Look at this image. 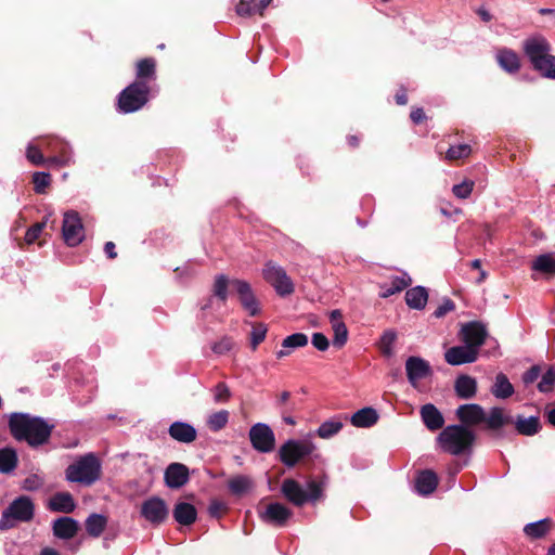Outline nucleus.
<instances>
[{
  "mask_svg": "<svg viewBox=\"0 0 555 555\" xmlns=\"http://www.w3.org/2000/svg\"><path fill=\"white\" fill-rule=\"evenodd\" d=\"M9 428L16 440H24L35 448L49 441L54 425L27 413H12L9 418Z\"/></svg>",
  "mask_w": 555,
  "mask_h": 555,
  "instance_id": "1",
  "label": "nucleus"
},
{
  "mask_svg": "<svg viewBox=\"0 0 555 555\" xmlns=\"http://www.w3.org/2000/svg\"><path fill=\"white\" fill-rule=\"evenodd\" d=\"M327 482V477L323 476L319 479L307 481V489H304L297 480L286 478L281 485V493L287 502L297 507H301L306 503H315L321 500Z\"/></svg>",
  "mask_w": 555,
  "mask_h": 555,
  "instance_id": "2",
  "label": "nucleus"
},
{
  "mask_svg": "<svg viewBox=\"0 0 555 555\" xmlns=\"http://www.w3.org/2000/svg\"><path fill=\"white\" fill-rule=\"evenodd\" d=\"M65 477L69 482L92 486L102 477V463L94 453H87L67 466Z\"/></svg>",
  "mask_w": 555,
  "mask_h": 555,
  "instance_id": "3",
  "label": "nucleus"
},
{
  "mask_svg": "<svg viewBox=\"0 0 555 555\" xmlns=\"http://www.w3.org/2000/svg\"><path fill=\"white\" fill-rule=\"evenodd\" d=\"M475 434L464 425H450L442 429L437 441L441 450L452 455H461L472 450Z\"/></svg>",
  "mask_w": 555,
  "mask_h": 555,
  "instance_id": "4",
  "label": "nucleus"
},
{
  "mask_svg": "<svg viewBox=\"0 0 555 555\" xmlns=\"http://www.w3.org/2000/svg\"><path fill=\"white\" fill-rule=\"evenodd\" d=\"M34 516L35 504L33 500L27 495H21L3 509L0 517V529L8 530L15 527L17 522H29Z\"/></svg>",
  "mask_w": 555,
  "mask_h": 555,
  "instance_id": "5",
  "label": "nucleus"
},
{
  "mask_svg": "<svg viewBox=\"0 0 555 555\" xmlns=\"http://www.w3.org/2000/svg\"><path fill=\"white\" fill-rule=\"evenodd\" d=\"M151 91V86L141 82L130 83L118 95V111L124 114L139 111L147 103Z\"/></svg>",
  "mask_w": 555,
  "mask_h": 555,
  "instance_id": "6",
  "label": "nucleus"
},
{
  "mask_svg": "<svg viewBox=\"0 0 555 555\" xmlns=\"http://www.w3.org/2000/svg\"><path fill=\"white\" fill-rule=\"evenodd\" d=\"M315 444L309 439H288L279 449V459L287 467L296 466L310 456Z\"/></svg>",
  "mask_w": 555,
  "mask_h": 555,
  "instance_id": "7",
  "label": "nucleus"
},
{
  "mask_svg": "<svg viewBox=\"0 0 555 555\" xmlns=\"http://www.w3.org/2000/svg\"><path fill=\"white\" fill-rule=\"evenodd\" d=\"M262 278L281 297L289 296L295 292V285L285 269L273 261L264 263Z\"/></svg>",
  "mask_w": 555,
  "mask_h": 555,
  "instance_id": "8",
  "label": "nucleus"
},
{
  "mask_svg": "<svg viewBox=\"0 0 555 555\" xmlns=\"http://www.w3.org/2000/svg\"><path fill=\"white\" fill-rule=\"evenodd\" d=\"M524 52L537 72L544 68L543 64L553 56L550 53V42L540 35L529 37L524 41Z\"/></svg>",
  "mask_w": 555,
  "mask_h": 555,
  "instance_id": "9",
  "label": "nucleus"
},
{
  "mask_svg": "<svg viewBox=\"0 0 555 555\" xmlns=\"http://www.w3.org/2000/svg\"><path fill=\"white\" fill-rule=\"evenodd\" d=\"M249 440L253 448L260 453H270L275 448V435L264 423H256L249 429Z\"/></svg>",
  "mask_w": 555,
  "mask_h": 555,
  "instance_id": "10",
  "label": "nucleus"
},
{
  "mask_svg": "<svg viewBox=\"0 0 555 555\" xmlns=\"http://www.w3.org/2000/svg\"><path fill=\"white\" fill-rule=\"evenodd\" d=\"M62 234L65 243L70 247L78 246L83 241V224L76 211H67L64 214Z\"/></svg>",
  "mask_w": 555,
  "mask_h": 555,
  "instance_id": "11",
  "label": "nucleus"
},
{
  "mask_svg": "<svg viewBox=\"0 0 555 555\" xmlns=\"http://www.w3.org/2000/svg\"><path fill=\"white\" fill-rule=\"evenodd\" d=\"M258 515L260 520L264 524L274 527H284L293 516V512L282 503L272 502L267 504L262 509H259Z\"/></svg>",
  "mask_w": 555,
  "mask_h": 555,
  "instance_id": "12",
  "label": "nucleus"
},
{
  "mask_svg": "<svg viewBox=\"0 0 555 555\" xmlns=\"http://www.w3.org/2000/svg\"><path fill=\"white\" fill-rule=\"evenodd\" d=\"M231 286L238 295L240 302L248 315H259L261 312L260 304L256 298L250 284L244 280L235 279L232 280Z\"/></svg>",
  "mask_w": 555,
  "mask_h": 555,
  "instance_id": "13",
  "label": "nucleus"
},
{
  "mask_svg": "<svg viewBox=\"0 0 555 555\" xmlns=\"http://www.w3.org/2000/svg\"><path fill=\"white\" fill-rule=\"evenodd\" d=\"M168 515L169 509L166 502L158 496H152L141 505V516L152 525L163 524Z\"/></svg>",
  "mask_w": 555,
  "mask_h": 555,
  "instance_id": "14",
  "label": "nucleus"
},
{
  "mask_svg": "<svg viewBox=\"0 0 555 555\" xmlns=\"http://www.w3.org/2000/svg\"><path fill=\"white\" fill-rule=\"evenodd\" d=\"M483 423L486 428L493 431L495 437H501V431L505 426L514 423L513 416L503 408H491L488 413H485Z\"/></svg>",
  "mask_w": 555,
  "mask_h": 555,
  "instance_id": "15",
  "label": "nucleus"
},
{
  "mask_svg": "<svg viewBox=\"0 0 555 555\" xmlns=\"http://www.w3.org/2000/svg\"><path fill=\"white\" fill-rule=\"evenodd\" d=\"M406 376L413 387L431 374V367L427 361L420 357H410L405 362Z\"/></svg>",
  "mask_w": 555,
  "mask_h": 555,
  "instance_id": "16",
  "label": "nucleus"
},
{
  "mask_svg": "<svg viewBox=\"0 0 555 555\" xmlns=\"http://www.w3.org/2000/svg\"><path fill=\"white\" fill-rule=\"evenodd\" d=\"M462 339L465 345L472 347L475 351L479 352V348L485 344L487 332L478 322H470L465 324L462 330Z\"/></svg>",
  "mask_w": 555,
  "mask_h": 555,
  "instance_id": "17",
  "label": "nucleus"
},
{
  "mask_svg": "<svg viewBox=\"0 0 555 555\" xmlns=\"http://www.w3.org/2000/svg\"><path fill=\"white\" fill-rule=\"evenodd\" d=\"M477 358L478 351H475L467 345L451 347L444 353V360L450 365L473 363L477 360Z\"/></svg>",
  "mask_w": 555,
  "mask_h": 555,
  "instance_id": "18",
  "label": "nucleus"
},
{
  "mask_svg": "<svg viewBox=\"0 0 555 555\" xmlns=\"http://www.w3.org/2000/svg\"><path fill=\"white\" fill-rule=\"evenodd\" d=\"M164 479L168 488H181L189 481V468L181 463H171L165 470Z\"/></svg>",
  "mask_w": 555,
  "mask_h": 555,
  "instance_id": "19",
  "label": "nucleus"
},
{
  "mask_svg": "<svg viewBox=\"0 0 555 555\" xmlns=\"http://www.w3.org/2000/svg\"><path fill=\"white\" fill-rule=\"evenodd\" d=\"M495 60L499 66L506 73L517 74L521 67L519 55L512 49L501 48L496 50Z\"/></svg>",
  "mask_w": 555,
  "mask_h": 555,
  "instance_id": "20",
  "label": "nucleus"
},
{
  "mask_svg": "<svg viewBox=\"0 0 555 555\" xmlns=\"http://www.w3.org/2000/svg\"><path fill=\"white\" fill-rule=\"evenodd\" d=\"M156 80V61L153 57L139 60L135 65V80L145 86H151Z\"/></svg>",
  "mask_w": 555,
  "mask_h": 555,
  "instance_id": "21",
  "label": "nucleus"
},
{
  "mask_svg": "<svg viewBox=\"0 0 555 555\" xmlns=\"http://www.w3.org/2000/svg\"><path fill=\"white\" fill-rule=\"evenodd\" d=\"M485 410L479 404H462L456 410L457 418L465 425H478L483 423Z\"/></svg>",
  "mask_w": 555,
  "mask_h": 555,
  "instance_id": "22",
  "label": "nucleus"
},
{
  "mask_svg": "<svg viewBox=\"0 0 555 555\" xmlns=\"http://www.w3.org/2000/svg\"><path fill=\"white\" fill-rule=\"evenodd\" d=\"M52 530L56 538L70 540L78 533L79 524L72 517H60L53 521Z\"/></svg>",
  "mask_w": 555,
  "mask_h": 555,
  "instance_id": "23",
  "label": "nucleus"
},
{
  "mask_svg": "<svg viewBox=\"0 0 555 555\" xmlns=\"http://www.w3.org/2000/svg\"><path fill=\"white\" fill-rule=\"evenodd\" d=\"M228 489L235 496H243L253 492L255 481L247 475H234L228 479Z\"/></svg>",
  "mask_w": 555,
  "mask_h": 555,
  "instance_id": "24",
  "label": "nucleus"
},
{
  "mask_svg": "<svg viewBox=\"0 0 555 555\" xmlns=\"http://www.w3.org/2000/svg\"><path fill=\"white\" fill-rule=\"evenodd\" d=\"M411 282V278L406 274L391 276L389 281L379 284V296L388 298L405 289Z\"/></svg>",
  "mask_w": 555,
  "mask_h": 555,
  "instance_id": "25",
  "label": "nucleus"
},
{
  "mask_svg": "<svg viewBox=\"0 0 555 555\" xmlns=\"http://www.w3.org/2000/svg\"><path fill=\"white\" fill-rule=\"evenodd\" d=\"M48 508L52 512L69 514L76 508V502L69 492H57L50 498Z\"/></svg>",
  "mask_w": 555,
  "mask_h": 555,
  "instance_id": "26",
  "label": "nucleus"
},
{
  "mask_svg": "<svg viewBox=\"0 0 555 555\" xmlns=\"http://www.w3.org/2000/svg\"><path fill=\"white\" fill-rule=\"evenodd\" d=\"M332 328L334 332L333 346L341 348L348 340V330L343 321V317L339 310H334L330 315Z\"/></svg>",
  "mask_w": 555,
  "mask_h": 555,
  "instance_id": "27",
  "label": "nucleus"
},
{
  "mask_svg": "<svg viewBox=\"0 0 555 555\" xmlns=\"http://www.w3.org/2000/svg\"><path fill=\"white\" fill-rule=\"evenodd\" d=\"M421 417L425 426L431 431L440 429L444 424L442 414L431 403H427L421 408Z\"/></svg>",
  "mask_w": 555,
  "mask_h": 555,
  "instance_id": "28",
  "label": "nucleus"
},
{
  "mask_svg": "<svg viewBox=\"0 0 555 555\" xmlns=\"http://www.w3.org/2000/svg\"><path fill=\"white\" fill-rule=\"evenodd\" d=\"M172 516L178 524L191 526L196 521L197 511L191 503L179 502L173 507Z\"/></svg>",
  "mask_w": 555,
  "mask_h": 555,
  "instance_id": "29",
  "label": "nucleus"
},
{
  "mask_svg": "<svg viewBox=\"0 0 555 555\" xmlns=\"http://www.w3.org/2000/svg\"><path fill=\"white\" fill-rule=\"evenodd\" d=\"M169 435L179 442L191 443L196 439L197 433L196 429L188 423L175 422L169 427Z\"/></svg>",
  "mask_w": 555,
  "mask_h": 555,
  "instance_id": "30",
  "label": "nucleus"
},
{
  "mask_svg": "<svg viewBox=\"0 0 555 555\" xmlns=\"http://www.w3.org/2000/svg\"><path fill=\"white\" fill-rule=\"evenodd\" d=\"M308 345V336L304 333H295L285 337L282 341L281 349L276 351L278 359H283L292 353L297 348H302Z\"/></svg>",
  "mask_w": 555,
  "mask_h": 555,
  "instance_id": "31",
  "label": "nucleus"
},
{
  "mask_svg": "<svg viewBox=\"0 0 555 555\" xmlns=\"http://www.w3.org/2000/svg\"><path fill=\"white\" fill-rule=\"evenodd\" d=\"M438 486V476L430 469L421 472L415 479V489L422 495L433 493Z\"/></svg>",
  "mask_w": 555,
  "mask_h": 555,
  "instance_id": "32",
  "label": "nucleus"
},
{
  "mask_svg": "<svg viewBox=\"0 0 555 555\" xmlns=\"http://www.w3.org/2000/svg\"><path fill=\"white\" fill-rule=\"evenodd\" d=\"M271 1L272 0H241L235 7V11L237 15L242 17H250L256 14L262 15L264 9Z\"/></svg>",
  "mask_w": 555,
  "mask_h": 555,
  "instance_id": "33",
  "label": "nucleus"
},
{
  "mask_svg": "<svg viewBox=\"0 0 555 555\" xmlns=\"http://www.w3.org/2000/svg\"><path fill=\"white\" fill-rule=\"evenodd\" d=\"M454 390L459 398L472 399L477 392V382L469 375H460L455 380Z\"/></svg>",
  "mask_w": 555,
  "mask_h": 555,
  "instance_id": "34",
  "label": "nucleus"
},
{
  "mask_svg": "<svg viewBox=\"0 0 555 555\" xmlns=\"http://www.w3.org/2000/svg\"><path fill=\"white\" fill-rule=\"evenodd\" d=\"M428 300L427 289L423 286H415L405 293V302L411 309L422 310Z\"/></svg>",
  "mask_w": 555,
  "mask_h": 555,
  "instance_id": "35",
  "label": "nucleus"
},
{
  "mask_svg": "<svg viewBox=\"0 0 555 555\" xmlns=\"http://www.w3.org/2000/svg\"><path fill=\"white\" fill-rule=\"evenodd\" d=\"M378 421V414L373 408H363L350 417L354 427L365 428L373 426Z\"/></svg>",
  "mask_w": 555,
  "mask_h": 555,
  "instance_id": "36",
  "label": "nucleus"
},
{
  "mask_svg": "<svg viewBox=\"0 0 555 555\" xmlns=\"http://www.w3.org/2000/svg\"><path fill=\"white\" fill-rule=\"evenodd\" d=\"M18 456L15 449L5 447L0 449V473L9 475L15 470Z\"/></svg>",
  "mask_w": 555,
  "mask_h": 555,
  "instance_id": "37",
  "label": "nucleus"
},
{
  "mask_svg": "<svg viewBox=\"0 0 555 555\" xmlns=\"http://www.w3.org/2000/svg\"><path fill=\"white\" fill-rule=\"evenodd\" d=\"M514 386L508 380L507 376L503 373H499L495 376L493 386L491 387V393L498 399H507L514 393Z\"/></svg>",
  "mask_w": 555,
  "mask_h": 555,
  "instance_id": "38",
  "label": "nucleus"
},
{
  "mask_svg": "<svg viewBox=\"0 0 555 555\" xmlns=\"http://www.w3.org/2000/svg\"><path fill=\"white\" fill-rule=\"evenodd\" d=\"M87 533L92 538H99L107 526V518L104 515L93 513L85 521Z\"/></svg>",
  "mask_w": 555,
  "mask_h": 555,
  "instance_id": "39",
  "label": "nucleus"
},
{
  "mask_svg": "<svg viewBox=\"0 0 555 555\" xmlns=\"http://www.w3.org/2000/svg\"><path fill=\"white\" fill-rule=\"evenodd\" d=\"M343 420H347V416H337L323 422L317 429V435L322 439H328L335 436L344 426Z\"/></svg>",
  "mask_w": 555,
  "mask_h": 555,
  "instance_id": "40",
  "label": "nucleus"
},
{
  "mask_svg": "<svg viewBox=\"0 0 555 555\" xmlns=\"http://www.w3.org/2000/svg\"><path fill=\"white\" fill-rule=\"evenodd\" d=\"M513 424H515L517 433L525 436H532L540 429V421L537 416H518Z\"/></svg>",
  "mask_w": 555,
  "mask_h": 555,
  "instance_id": "41",
  "label": "nucleus"
},
{
  "mask_svg": "<svg viewBox=\"0 0 555 555\" xmlns=\"http://www.w3.org/2000/svg\"><path fill=\"white\" fill-rule=\"evenodd\" d=\"M552 527V521L548 518L531 522L525 526L524 532L532 538V539H540L543 538Z\"/></svg>",
  "mask_w": 555,
  "mask_h": 555,
  "instance_id": "42",
  "label": "nucleus"
},
{
  "mask_svg": "<svg viewBox=\"0 0 555 555\" xmlns=\"http://www.w3.org/2000/svg\"><path fill=\"white\" fill-rule=\"evenodd\" d=\"M531 268L534 271L553 275L555 274V259L550 254L541 255L532 262Z\"/></svg>",
  "mask_w": 555,
  "mask_h": 555,
  "instance_id": "43",
  "label": "nucleus"
},
{
  "mask_svg": "<svg viewBox=\"0 0 555 555\" xmlns=\"http://www.w3.org/2000/svg\"><path fill=\"white\" fill-rule=\"evenodd\" d=\"M229 412L221 410L210 414L207 418V426L212 431H219L223 429L229 422Z\"/></svg>",
  "mask_w": 555,
  "mask_h": 555,
  "instance_id": "44",
  "label": "nucleus"
},
{
  "mask_svg": "<svg viewBox=\"0 0 555 555\" xmlns=\"http://www.w3.org/2000/svg\"><path fill=\"white\" fill-rule=\"evenodd\" d=\"M472 154V146L469 144L463 143L450 146L446 152L444 158L450 162H455L460 159H465L469 157Z\"/></svg>",
  "mask_w": 555,
  "mask_h": 555,
  "instance_id": "45",
  "label": "nucleus"
},
{
  "mask_svg": "<svg viewBox=\"0 0 555 555\" xmlns=\"http://www.w3.org/2000/svg\"><path fill=\"white\" fill-rule=\"evenodd\" d=\"M231 282L224 274H219L215 279L214 295L223 302L228 299V287L231 285Z\"/></svg>",
  "mask_w": 555,
  "mask_h": 555,
  "instance_id": "46",
  "label": "nucleus"
},
{
  "mask_svg": "<svg viewBox=\"0 0 555 555\" xmlns=\"http://www.w3.org/2000/svg\"><path fill=\"white\" fill-rule=\"evenodd\" d=\"M267 325L263 323H255L253 324V330L250 332V347L253 350H256L258 346L266 339L267 336Z\"/></svg>",
  "mask_w": 555,
  "mask_h": 555,
  "instance_id": "47",
  "label": "nucleus"
},
{
  "mask_svg": "<svg viewBox=\"0 0 555 555\" xmlns=\"http://www.w3.org/2000/svg\"><path fill=\"white\" fill-rule=\"evenodd\" d=\"M474 185L475 182L473 180L466 179L463 182L453 185L452 193L460 199H466L470 196Z\"/></svg>",
  "mask_w": 555,
  "mask_h": 555,
  "instance_id": "48",
  "label": "nucleus"
},
{
  "mask_svg": "<svg viewBox=\"0 0 555 555\" xmlns=\"http://www.w3.org/2000/svg\"><path fill=\"white\" fill-rule=\"evenodd\" d=\"M33 183L37 194H44L47 188L51 184V176L47 172H35Z\"/></svg>",
  "mask_w": 555,
  "mask_h": 555,
  "instance_id": "49",
  "label": "nucleus"
},
{
  "mask_svg": "<svg viewBox=\"0 0 555 555\" xmlns=\"http://www.w3.org/2000/svg\"><path fill=\"white\" fill-rule=\"evenodd\" d=\"M396 338V333L392 331H386L383 334L379 341V349L384 356L390 357L392 354V346Z\"/></svg>",
  "mask_w": 555,
  "mask_h": 555,
  "instance_id": "50",
  "label": "nucleus"
},
{
  "mask_svg": "<svg viewBox=\"0 0 555 555\" xmlns=\"http://www.w3.org/2000/svg\"><path fill=\"white\" fill-rule=\"evenodd\" d=\"M555 384V370L550 367L543 375L538 384V389L541 392H550Z\"/></svg>",
  "mask_w": 555,
  "mask_h": 555,
  "instance_id": "51",
  "label": "nucleus"
},
{
  "mask_svg": "<svg viewBox=\"0 0 555 555\" xmlns=\"http://www.w3.org/2000/svg\"><path fill=\"white\" fill-rule=\"evenodd\" d=\"M228 511L227 503L217 499L211 500L208 506V514L218 519L225 515Z\"/></svg>",
  "mask_w": 555,
  "mask_h": 555,
  "instance_id": "52",
  "label": "nucleus"
},
{
  "mask_svg": "<svg viewBox=\"0 0 555 555\" xmlns=\"http://www.w3.org/2000/svg\"><path fill=\"white\" fill-rule=\"evenodd\" d=\"M47 225V220H43L41 222H37L35 223L34 225H31L27 231H26V234H25V242L27 244H33L35 243L39 236L41 235L43 229L46 228Z\"/></svg>",
  "mask_w": 555,
  "mask_h": 555,
  "instance_id": "53",
  "label": "nucleus"
},
{
  "mask_svg": "<svg viewBox=\"0 0 555 555\" xmlns=\"http://www.w3.org/2000/svg\"><path fill=\"white\" fill-rule=\"evenodd\" d=\"M231 398V391L227 384L218 383L214 388V399L216 402H228Z\"/></svg>",
  "mask_w": 555,
  "mask_h": 555,
  "instance_id": "54",
  "label": "nucleus"
},
{
  "mask_svg": "<svg viewBox=\"0 0 555 555\" xmlns=\"http://www.w3.org/2000/svg\"><path fill=\"white\" fill-rule=\"evenodd\" d=\"M26 157L31 164L36 166L46 164V158L43 157L42 152L36 145H28Z\"/></svg>",
  "mask_w": 555,
  "mask_h": 555,
  "instance_id": "55",
  "label": "nucleus"
},
{
  "mask_svg": "<svg viewBox=\"0 0 555 555\" xmlns=\"http://www.w3.org/2000/svg\"><path fill=\"white\" fill-rule=\"evenodd\" d=\"M42 486H43V479L40 476L34 474V475L26 477L23 480L22 489L26 490V491H36V490L40 489Z\"/></svg>",
  "mask_w": 555,
  "mask_h": 555,
  "instance_id": "56",
  "label": "nucleus"
},
{
  "mask_svg": "<svg viewBox=\"0 0 555 555\" xmlns=\"http://www.w3.org/2000/svg\"><path fill=\"white\" fill-rule=\"evenodd\" d=\"M311 343L320 351L327 350L330 346L327 337L322 333H314Z\"/></svg>",
  "mask_w": 555,
  "mask_h": 555,
  "instance_id": "57",
  "label": "nucleus"
},
{
  "mask_svg": "<svg viewBox=\"0 0 555 555\" xmlns=\"http://www.w3.org/2000/svg\"><path fill=\"white\" fill-rule=\"evenodd\" d=\"M542 69H538V72L544 77L555 79V55L547 59Z\"/></svg>",
  "mask_w": 555,
  "mask_h": 555,
  "instance_id": "58",
  "label": "nucleus"
},
{
  "mask_svg": "<svg viewBox=\"0 0 555 555\" xmlns=\"http://www.w3.org/2000/svg\"><path fill=\"white\" fill-rule=\"evenodd\" d=\"M455 309V305L451 299H444L442 304L435 310L434 315L436 318H441L447 313L453 311Z\"/></svg>",
  "mask_w": 555,
  "mask_h": 555,
  "instance_id": "59",
  "label": "nucleus"
},
{
  "mask_svg": "<svg viewBox=\"0 0 555 555\" xmlns=\"http://www.w3.org/2000/svg\"><path fill=\"white\" fill-rule=\"evenodd\" d=\"M233 347V341L230 338H223L214 345L212 350L216 353L224 354L229 352Z\"/></svg>",
  "mask_w": 555,
  "mask_h": 555,
  "instance_id": "60",
  "label": "nucleus"
},
{
  "mask_svg": "<svg viewBox=\"0 0 555 555\" xmlns=\"http://www.w3.org/2000/svg\"><path fill=\"white\" fill-rule=\"evenodd\" d=\"M49 166L64 167L69 165V157L66 155H55L46 159Z\"/></svg>",
  "mask_w": 555,
  "mask_h": 555,
  "instance_id": "61",
  "label": "nucleus"
},
{
  "mask_svg": "<svg viewBox=\"0 0 555 555\" xmlns=\"http://www.w3.org/2000/svg\"><path fill=\"white\" fill-rule=\"evenodd\" d=\"M540 376V367L538 365L531 366L524 375L522 380L525 384H532Z\"/></svg>",
  "mask_w": 555,
  "mask_h": 555,
  "instance_id": "62",
  "label": "nucleus"
},
{
  "mask_svg": "<svg viewBox=\"0 0 555 555\" xmlns=\"http://www.w3.org/2000/svg\"><path fill=\"white\" fill-rule=\"evenodd\" d=\"M54 142L57 145V147H56L57 155H66V156H68L69 157V164H70L72 163V152L69 150L68 144L65 143L62 140H55Z\"/></svg>",
  "mask_w": 555,
  "mask_h": 555,
  "instance_id": "63",
  "label": "nucleus"
},
{
  "mask_svg": "<svg viewBox=\"0 0 555 555\" xmlns=\"http://www.w3.org/2000/svg\"><path fill=\"white\" fill-rule=\"evenodd\" d=\"M410 117L412 119V121L414 124H421L423 122L425 119H426V115H425V112L423 108H414L411 114H410Z\"/></svg>",
  "mask_w": 555,
  "mask_h": 555,
  "instance_id": "64",
  "label": "nucleus"
}]
</instances>
